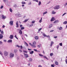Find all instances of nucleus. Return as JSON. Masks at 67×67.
<instances>
[{
  "instance_id": "1",
  "label": "nucleus",
  "mask_w": 67,
  "mask_h": 67,
  "mask_svg": "<svg viewBox=\"0 0 67 67\" xmlns=\"http://www.w3.org/2000/svg\"><path fill=\"white\" fill-rule=\"evenodd\" d=\"M36 43L35 41H34L33 42L32 44L31 43H29V44L30 46H32V47H34V48H35L36 47V46H35V45H36Z\"/></svg>"
},
{
  "instance_id": "2",
  "label": "nucleus",
  "mask_w": 67,
  "mask_h": 67,
  "mask_svg": "<svg viewBox=\"0 0 67 67\" xmlns=\"http://www.w3.org/2000/svg\"><path fill=\"white\" fill-rule=\"evenodd\" d=\"M9 24L11 26L13 25V21H10L9 22Z\"/></svg>"
},
{
  "instance_id": "3",
  "label": "nucleus",
  "mask_w": 67,
  "mask_h": 67,
  "mask_svg": "<svg viewBox=\"0 0 67 67\" xmlns=\"http://www.w3.org/2000/svg\"><path fill=\"white\" fill-rule=\"evenodd\" d=\"M59 8V5H57L54 8V9H58Z\"/></svg>"
},
{
  "instance_id": "4",
  "label": "nucleus",
  "mask_w": 67,
  "mask_h": 67,
  "mask_svg": "<svg viewBox=\"0 0 67 67\" xmlns=\"http://www.w3.org/2000/svg\"><path fill=\"white\" fill-rule=\"evenodd\" d=\"M14 57V54H13V53H11L10 55V57L12 58V57Z\"/></svg>"
},
{
  "instance_id": "5",
  "label": "nucleus",
  "mask_w": 67,
  "mask_h": 67,
  "mask_svg": "<svg viewBox=\"0 0 67 67\" xmlns=\"http://www.w3.org/2000/svg\"><path fill=\"white\" fill-rule=\"evenodd\" d=\"M24 54L25 56V57H26V58H27V57H29V55H28V54H27L24 53Z\"/></svg>"
},
{
  "instance_id": "6",
  "label": "nucleus",
  "mask_w": 67,
  "mask_h": 67,
  "mask_svg": "<svg viewBox=\"0 0 67 67\" xmlns=\"http://www.w3.org/2000/svg\"><path fill=\"white\" fill-rule=\"evenodd\" d=\"M2 19H5L7 17L5 16H4V15H2Z\"/></svg>"
},
{
  "instance_id": "7",
  "label": "nucleus",
  "mask_w": 67,
  "mask_h": 67,
  "mask_svg": "<svg viewBox=\"0 0 67 67\" xmlns=\"http://www.w3.org/2000/svg\"><path fill=\"white\" fill-rule=\"evenodd\" d=\"M9 38H10V39H13V35H11L9 37Z\"/></svg>"
},
{
  "instance_id": "8",
  "label": "nucleus",
  "mask_w": 67,
  "mask_h": 67,
  "mask_svg": "<svg viewBox=\"0 0 67 67\" xmlns=\"http://www.w3.org/2000/svg\"><path fill=\"white\" fill-rule=\"evenodd\" d=\"M16 24V27H19V24H18V22L17 21Z\"/></svg>"
},
{
  "instance_id": "9",
  "label": "nucleus",
  "mask_w": 67,
  "mask_h": 67,
  "mask_svg": "<svg viewBox=\"0 0 67 67\" xmlns=\"http://www.w3.org/2000/svg\"><path fill=\"white\" fill-rule=\"evenodd\" d=\"M54 20H55V18H54V17H52L51 20V21H54Z\"/></svg>"
},
{
  "instance_id": "10",
  "label": "nucleus",
  "mask_w": 67,
  "mask_h": 67,
  "mask_svg": "<svg viewBox=\"0 0 67 67\" xmlns=\"http://www.w3.org/2000/svg\"><path fill=\"white\" fill-rule=\"evenodd\" d=\"M8 52H5L4 53V55H5V56H7V55H8Z\"/></svg>"
},
{
  "instance_id": "11",
  "label": "nucleus",
  "mask_w": 67,
  "mask_h": 67,
  "mask_svg": "<svg viewBox=\"0 0 67 67\" xmlns=\"http://www.w3.org/2000/svg\"><path fill=\"white\" fill-rule=\"evenodd\" d=\"M59 22V20H55L54 21V23H58Z\"/></svg>"
},
{
  "instance_id": "12",
  "label": "nucleus",
  "mask_w": 67,
  "mask_h": 67,
  "mask_svg": "<svg viewBox=\"0 0 67 67\" xmlns=\"http://www.w3.org/2000/svg\"><path fill=\"white\" fill-rule=\"evenodd\" d=\"M20 34H22V31L21 30H19V32Z\"/></svg>"
},
{
  "instance_id": "13",
  "label": "nucleus",
  "mask_w": 67,
  "mask_h": 67,
  "mask_svg": "<svg viewBox=\"0 0 67 67\" xmlns=\"http://www.w3.org/2000/svg\"><path fill=\"white\" fill-rule=\"evenodd\" d=\"M3 38V35L2 34H1L0 35V39H2Z\"/></svg>"
},
{
  "instance_id": "14",
  "label": "nucleus",
  "mask_w": 67,
  "mask_h": 67,
  "mask_svg": "<svg viewBox=\"0 0 67 67\" xmlns=\"http://www.w3.org/2000/svg\"><path fill=\"white\" fill-rule=\"evenodd\" d=\"M35 40H38V36H36L35 37Z\"/></svg>"
},
{
  "instance_id": "15",
  "label": "nucleus",
  "mask_w": 67,
  "mask_h": 67,
  "mask_svg": "<svg viewBox=\"0 0 67 67\" xmlns=\"http://www.w3.org/2000/svg\"><path fill=\"white\" fill-rule=\"evenodd\" d=\"M12 42V40H10L8 41V43H11V42Z\"/></svg>"
},
{
  "instance_id": "16",
  "label": "nucleus",
  "mask_w": 67,
  "mask_h": 67,
  "mask_svg": "<svg viewBox=\"0 0 67 67\" xmlns=\"http://www.w3.org/2000/svg\"><path fill=\"white\" fill-rule=\"evenodd\" d=\"M53 26V25L52 24H50L49 26V28H51Z\"/></svg>"
},
{
  "instance_id": "17",
  "label": "nucleus",
  "mask_w": 67,
  "mask_h": 67,
  "mask_svg": "<svg viewBox=\"0 0 67 67\" xmlns=\"http://www.w3.org/2000/svg\"><path fill=\"white\" fill-rule=\"evenodd\" d=\"M53 44H54V42H53V41H52L51 42V44L50 45L51 47H52V45H53Z\"/></svg>"
},
{
  "instance_id": "18",
  "label": "nucleus",
  "mask_w": 67,
  "mask_h": 67,
  "mask_svg": "<svg viewBox=\"0 0 67 67\" xmlns=\"http://www.w3.org/2000/svg\"><path fill=\"white\" fill-rule=\"evenodd\" d=\"M55 64L56 65H58V63L57 62H55Z\"/></svg>"
},
{
  "instance_id": "19",
  "label": "nucleus",
  "mask_w": 67,
  "mask_h": 67,
  "mask_svg": "<svg viewBox=\"0 0 67 67\" xmlns=\"http://www.w3.org/2000/svg\"><path fill=\"white\" fill-rule=\"evenodd\" d=\"M28 20H29V19H26L24 21V22H27Z\"/></svg>"
},
{
  "instance_id": "20",
  "label": "nucleus",
  "mask_w": 67,
  "mask_h": 67,
  "mask_svg": "<svg viewBox=\"0 0 67 67\" xmlns=\"http://www.w3.org/2000/svg\"><path fill=\"white\" fill-rule=\"evenodd\" d=\"M29 62H32V58H30L29 59Z\"/></svg>"
},
{
  "instance_id": "21",
  "label": "nucleus",
  "mask_w": 67,
  "mask_h": 67,
  "mask_svg": "<svg viewBox=\"0 0 67 67\" xmlns=\"http://www.w3.org/2000/svg\"><path fill=\"white\" fill-rule=\"evenodd\" d=\"M43 35L44 37H46V36H46V35L44 33H43Z\"/></svg>"
},
{
  "instance_id": "22",
  "label": "nucleus",
  "mask_w": 67,
  "mask_h": 67,
  "mask_svg": "<svg viewBox=\"0 0 67 67\" xmlns=\"http://www.w3.org/2000/svg\"><path fill=\"white\" fill-rule=\"evenodd\" d=\"M67 23V21H65L64 22H63V24H66Z\"/></svg>"
},
{
  "instance_id": "23",
  "label": "nucleus",
  "mask_w": 67,
  "mask_h": 67,
  "mask_svg": "<svg viewBox=\"0 0 67 67\" xmlns=\"http://www.w3.org/2000/svg\"><path fill=\"white\" fill-rule=\"evenodd\" d=\"M9 11L10 12H12L13 10H12V9L11 8H10L9 9Z\"/></svg>"
},
{
  "instance_id": "24",
  "label": "nucleus",
  "mask_w": 67,
  "mask_h": 67,
  "mask_svg": "<svg viewBox=\"0 0 67 67\" xmlns=\"http://www.w3.org/2000/svg\"><path fill=\"white\" fill-rule=\"evenodd\" d=\"M23 52H24V53H27V51L25 50L23 51Z\"/></svg>"
},
{
  "instance_id": "25",
  "label": "nucleus",
  "mask_w": 67,
  "mask_h": 67,
  "mask_svg": "<svg viewBox=\"0 0 67 67\" xmlns=\"http://www.w3.org/2000/svg\"><path fill=\"white\" fill-rule=\"evenodd\" d=\"M53 53H52L50 54V56H53Z\"/></svg>"
},
{
  "instance_id": "26",
  "label": "nucleus",
  "mask_w": 67,
  "mask_h": 67,
  "mask_svg": "<svg viewBox=\"0 0 67 67\" xmlns=\"http://www.w3.org/2000/svg\"><path fill=\"white\" fill-rule=\"evenodd\" d=\"M41 44H40L39 45H38V47H39V48H40V47L41 46Z\"/></svg>"
},
{
  "instance_id": "27",
  "label": "nucleus",
  "mask_w": 67,
  "mask_h": 67,
  "mask_svg": "<svg viewBox=\"0 0 67 67\" xmlns=\"http://www.w3.org/2000/svg\"><path fill=\"white\" fill-rule=\"evenodd\" d=\"M21 3L22 4H26V3H25V2H21Z\"/></svg>"
},
{
  "instance_id": "28",
  "label": "nucleus",
  "mask_w": 67,
  "mask_h": 67,
  "mask_svg": "<svg viewBox=\"0 0 67 67\" xmlns=\"http://www.w3.org/2000/svg\"><path fill=\"white\" fill-rule=\"evenodd\" d=\"M41 1H39L38 5H41Z\"/></svg>"
},
{
  "instance_id": "29",
  "label": "nucleus",
  "mask_w": 67,
  "mask_h": 67,
  "mask_svg": "<svg viewBox=\"0 0 67 67\" xmlns=\"http://www.w3.org/2000/svg\"><path fill=\"white\" fill-rule=\"evenodd\" d=\"M25 43L26 44V45L27 46H29V45H28V44L26 43V42H25Z\"/></svg>"
},
{
  "instance_id": "30",
  "label": "nucleus",
  "mask_w": 67,
  "mask_h": 67,
  "mask_svg": "<svg viewBox=\"0 0 67 67\" xmlns=\"http://www.w3.org/2000/svg\"><path fill=\"white\" fill-rule=\"evenodd\" d=\"M33 53H34V51H32L31 52H30V54H33Z\"/></svg>"
},
{
  "instance_id": "31",
  "label": "nucleus",
  "mask_w": 67,
  "mask_h": 67,
  "mask_svg": "<svg viewBox=\"0 0 67 67\" xmlns=\"http://www.w3.org/2000/svg\"><path fill=\"white\" fill-rule=\"evenodd\" d=\"M47 13V11H46L45 12L43 13V14H46Z\"/></svg>"
},
{
  "instance_id": "32",
  "label": "nucleus",
  "mask_w": 67,
  "mask_h": 67,
  "mask_svg": "<svg viewBox=\"0 0 67 67\" xmlns=\"http://www.w3.org/2000/svg\"><path fill=\"white\" fill-rule=\"evenodd\" d=\"M52 14H55V13H55V12H54V11H53L52 12Z\"/></svg>"
},
{
  "instance_id": "33",
  "label": "nucleus",
  "mask_w": 67,
  "mask_h": 67,
  "mask_svg": "<svg viewBox=\"0 0 67 67\" xmlns=\"http://www.w3.org/2000/svg\"><path fill=\"white\" fill-rule=\"evenodd\" d=\"M24 29H25L24 27H21V30H24Z\"/></svg>"
},
{
  "instance_id": "34",
  "label": "nucleus",
  "mask_w": 67,
  "mask_h": 67,
  "mask_svg": "<svg viewBox=\"0 0 67 67\" xmlns=\"http://www.w3.org/2000/svg\"><path fill=\"white\" fill-rule=\"evenodd\" d=\"M43 58H45L47 59L48 60V59H47V58L46 57V56H43Z\"/></svg>"
},
{
  "instance_id": "35",
  "label": "nucleus",
  "mask_w": 67,
  "mask_h": 67,
  "mask_svg": "<svg viewBox=\"0 0 67 67\" xmlns=\"http://www.w3.org/2000/svg\"><path fill=\"white\" fill-rule=\"evenodd\" d=\"M19 26H20V28L22 27L23 26V25H19Z\"/></svg>"
},
{
  "instance_id": "36",
  "label": "nucleus",
  "mask_w": 67,
  "mask_h": 67,
  "mask_svg": "<svg viewBox=\"0 0 67 67\" xmlns=\"http://www.w3.org/2000/svg\"><path fill=\"white\" fill-rule=\"evenodd\" d=\"M39 55L40 56H41V57L43 56V55H42V54H39Z\"/></svg>"
},
{
  "instance_id": "37",
  "label": "nucleus",
  "mask_w": 67,
  "mask_h": 67,
  "mask_svg": "<svg viewBox=\"0 0 67 67\" xmlns=\"http://www.w3.org/2000/svg\"><path fill=\"white\" fill-rule=\"evenodd\" d=\"M62 29V27H60L59 28V30H61Z\"/></svg>"
},
{
  "instance_id": "38",
  "label": "nucleus",
  "mask_w": 67,
  "mask_h": 67,
  "mask_svg": "<svg viewBox=\"0 0 67 67\" xmlns=\"http://www.w3.org/2000/svg\"><path fill=\"white\" fill-rule=\"evenodd\" d=\"M59 45L61 46H62V45L63 44H62V43H59Z\"/></svg>"
},
{
  "instance_id": "39",
  "label": "nucleus",
  "mask_w": 67,
  "mask_h": 67,
  "mask_svg": "<svg viewBox=\"0 0 67 67\" xmlns=\"http://www.w3.org/2000/svg\"><path fill=\"white\" fill-rule=\"evenodd\" d=\"M14 52L15 53H16V52H17V49L15 50L14 51Z\"/></svg>"
},
{
  "instance_id": "40",
  "label": "nucleus",
  "mask_w": 67,
  "mask_h": 67,
  "mask_svg": "<svg viewBox=\"0 0 67 67\" xmlns=\"http://www.w3.org/2000/svg\"><path fill=\"white\" fill-rule=\"evenodd\" d=\"M15 37L16 38V39H17V40H18V38H17V37H16V35H15Z\"/></svg>"
},
{
  "instance_id": "41",
  "label": "nucleus",
  "mask_w": 67,
  "mask_h": 67,
  "mask_svg": "<svg viewBox=\"0 0 67 67\" xmlns=\"http://www.w3.org/2000/svg\"><path fill=\"white\" fill-rule=\"evenodd\" d=\"M34 51H35V52H38V51H37V50L36 49H34Z\"/></svg>"
},
{
  "instance_id": "42",
  "label": "nucleus",
  "mask_w": 67,
  "mask_h": 67,
  "mask_svg": "<svg viewBox=\"0 0 67 67\" xmlns=\"http://www.w3.org/2000/svg\"><path fill=\"white\" fill-rule=\"evenodd\" d=\"M46 37H47L48 38H50V36H47Z\"/></svg>"
},
{
  "instance_id": "43",
  "label": "nucleus",
  "mask_w": 67,
  "mask_h": 67,
  "mask_svg": "<svg viewBox=\"0 0 67 67\" xmlns=\"http://www.w3.org/2000/svg\"><path fill=\"white\" fill-rule=\"evenodd\" d=\"M1 33L2 34H3V31H2L1 32Z\"/></svg>"
},
{
  "instance_id": "44",
  "label": "nucleus",
  "mask_w": 67,
  "mask_h": 67,
  "mask_svg": "<svg viewBox=\"0 0 67 67\" xmlns=\"http://www.w3.org/2000/svg\"><path fill=\"white\" fill-rule=\"evenodd\" d=\"M42 30V28H40V29H39L38 30V31H41V30Z\"/></svg>"
},
{
  "instance_id": "45",
  "label": "nucleus",
  "mask_w": 67,
  "mask_h": 67,
  "mask_svg": "<svg viewBox=\"0 0 67 67\" xmlns=\"http://www.w3.org/2000/svg\"><path fill=\"white\" fill-rule=\"evenodd\" d=\"M57 48L58 49V48H59V46L57 45Z\"/></svg>"
},
{
  "instance_id": "46",
  "label": "nucleus",
  "mask_w": 67,
  "mask_h": 67,
  "mask_svg": "<svg viewBox=\"0 0 67 67\" xmlns=\"http://www.w3.org/2000/svg\"><path fill=\"white\" fill-rule=\"evenodd\" d=\"M16 46L17 47H21V46H19L18 45H17Z\"/></svg>"
},
{
  "instance_id": "47",
  "label": "nucleus",
  "mask_w": 67,
  "mask_h": 67,
  "mask_svg": "<svg viewBox=\"0 0 67 67\" xmlns=\"http://www.w3.org/2000/svg\"><path fill=\"white\" fill-rule=\"evenodd\" d=\"M3 8V6L2 5L1 7V9H2Z\"/></svg>"
},
{
  "instance_id": "48",
  "label": "nucleus",
  "mask_w": 67,
  "mask_h": 67,
  "mask_svg": "<svg viewBox=\"0 0 67 67\" xmlns=\"http://www.w3.org/2000/svg\"><path fill=\"white\" fill-rule=\"evenodd\" d=\"M0 54H1V55H3V54H2V53L0 51Z\"/></svg>"
},
{
  "instance_id": "49",
  "label": "nucleus",
  "mask_w": 67,
  "mask_h": 67,
  "mask_svg": "<svg viewBox=\"0 0 67 67\" xmlns=\"http://www.w3.org/2000/svg\"><path fill=\"white\" fill-rule=\"evenodd\" d=\"M51 67H54V65L53 64H52L51 65Z\"/></svg>"
},
{
  "instance_id": "50",
  "label": "nucleus",
  "mask_w": 67,
  "mask_h": 67,
  "mask_svg": "<svg viewBox=\"0 0 67 67\" xmlns=\"http://www.w3.org/2000/svg\"><path fill=\"white\" fill-rule=\"evenodd\" d=\"M35 23V21H32V23Z\"/></svg>"
},
{
  "instance_id": "51",
  "label": "nucleus",
  "mask_w": 67,
  "mask_h": 67,
  "mask_svg": "<svg viewBox=\"0 0 67 67\" xmlns=\"http://www.w3.org/2000/svg\"><path fill=\"white\" fill-rule=\"evenodd\" d=\"M38 67H42V66H41V65H38Z\"/></svg>"
},
{
  "instance_id": "52",
  "label": "nucleus",
  "mask_w": 67,
  "mask_h": 67,
  "mask_svg": "<svg viewBox=\"0 0 67 67\" xmlns=\"http://www.w3.org/2000/svg\"><path fill=\"white\" fill-rule=\"evenodd\" d=\"M2 27H3V28H4L5 27V26H4V25H3V26Z\"/></svg>"
},
{
  "instance_id": "53",
  "label": "nucleus",
  "mask_w": 67,
  "mask_h": 67,
  "mask_svg": "<svg viewBox=\"0 0 67 67\" xmlns=\"http://www.w3.org/2000/svg\"><path fill=\"white\" fill-rule=\"evenodd\" d=\"M4 42H7V40H4Z\"/></svg>"
},
{
  "instance_id": "54",
  "label": "nucleus",
  "mask_w": 67,
  "mask_h": 67,
  "mask_svg": "<svg viewBox=\"0 0 67 67\" xmlns=\"http://www.w3.org/2000/svg\"><path fill=\"white\" fill-rule=\"evenodd\" d=\"M3 0L4 2H5L6 1H7V0Z\"/></svg>"
},
{
  "instance_id": "55",
  "label": "nucleus",
  "mask_w": 67,
  "mask_h": 67,
  "mask_svg": "<svg viewBox=\"0 0 67 67\" xmlns=\"http://www.w3.org/2000/svg\"><path fill=\"white\" fill-rule=\"evenodd\" d=\"M39 22L40 23H41V22H42V20H39Z\"/></svg>"
},
{
  "instance_id": "56",
  "label": "nucleus",
  "mask_w": 67,
  "mask_h": 67,
  "mask_svg": "<svg viewBox=\"0 0 67 67\" xmlns=\"http://www.w3.org/2000/svg\"><path fill=\"white\" fill-rule=\"evenodd\" d=\"M65 62L66 63V64H67V59H66L65 60Z\"/></svg>"
},
{
  "instance_id": "57",
  "label": "nucleus",
  "mask_w": 67,
  "mask_h": 67,
  "mask_svg": "<svg viewBox=\"0 0 67 67\" xmlns=\"http://www.w3.org/2000/svg\"><path fill=\"white\" fill-rule=\"evenodd\" d=\"M28 51H32V49H28Z\"/></svg>"
},
{
  "instance_id": "58",
  "label": "nucleus",
  "mask_w": 67,
  "mask_h": 67,
  "mask_svg": "<svg viewBox=\"0 0 67 67\" xmlns=\"http://www.w3.org/2000/svg\"><path fill=\"white\" fill-rule=\"evenodd\" d=\"M2 44V42L1 41H0V44Z\"/></svg>"
},
{
  "instance_id": "59",
  "label": "nucleus",
  "mask_w": 67,
  "mask_h": 67,
  "mask_svg": "<svg viewBox=\"0 0 67 67\" xmlns=\"http://www.w3.org/2000/svg\"><path fill=\"white\" fill-rule=\"evenodd\" d=\"M33 24H31L30 25V26H33Z\"/></svg>"
},
{
  "instance_id": "60",
  "label": "nucleus",
  "mask_w": 67,
  "mask_h": 67,
  "mask_svg": "<svg viewBox=\"0 0 67 67\" xmlns=\"http://www.w3.org/2000/svg\"><path fill=\"white\" fill-rule=\"evenodd\" d=\"M21 49H22V48H23V47H22V46H21Z\"/></svg>"
},
{
  "instance_id": "61",
  "label": "nucleus",
  "mask_w": 67,
  "mask_h": 67,
  "mask_svg": "<svg viewBox=\"0 0 67 67\" xmlns=\"http://www.w3.org/2000/svg\"><path fill=\"white\" fill-rule=\"evenodd\" d=\"M54 38H56L57 37V36H55L54 37Z\"/></svg>"
},
{
  "instance_id": "62",
  "label": "nucleus",
  "mask_w": 67,
  "mask_h": 67,
  "mask_svg": "<svg viewBox=\"0 0 67 67\" xmlns=\"http://www.w3.org/2000/svg\"><path fill=\"white\" fill-rule=\"evenodd\" d=\"M43 54H45V52H44V51H43Z\"/></svg>"
},
{
  "instance_id": "63",
  "label": "nucleus",
  "mask_w": 67,
  "mask_h": 67,
  "mask_svg": "<svg viewBox=\"0 0 67 67\" xmlns=\"http://www.w3.org/2000/svg\"><path fill=\"white\" fill-rule=\"evenodd\" d=\"M20 52V53H21L22 52V50H19Z\"/></svg>"
},
{
  "instance_id": "64",
  "label": "nucleus",
  "mask_w": 67,
  "mask_h": 67,
  "mask_svg": "<svg viewBox=\"0 0 67 67\" xmlns=\"http://www.w3.org/2000/svg\"><path fill=\"white\" fill-rule=\"evenodd\" d=\"M29 4H31V3L30 2V3H29Z\"/></svg>"
}]
</instances>
